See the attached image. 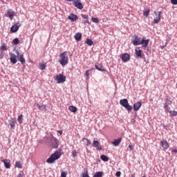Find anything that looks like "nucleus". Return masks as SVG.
Instances as JSON below:
<instances>
[{
  "label": "nucleus",
  "mask_w": 177,
  "mask_h": 177,
  "mask_svg": "<svg viewBox=\"0 0 177 177\" xmlns=\"http://www.w3.org/2000/svg\"><path fill=\"white\" fill-rule=\"evenodd\" d=\"M3 162L4 164L5 168H6L7 169H9V168H10V160L4 159L3 160Z\"/></svg>",
  "instance_id": "dca6fc26"
},
{
  "label": "nucleus",
  "mask_w": 177,
  "mask_h": 177,
  "mask_svg": "<svg viewBox=\"0 0 177 177\" xmlns=\"http://www.w3.org/2000/svg\"><path fill=\"white\" fill-rule=\"evenodd\" d=\"M172 152H173V153H177V149H174V150H172Z\"/></svg>",
  "instance_id": "8fccbe9b"
},
{
  "label": "nucleus",
  "mask_w": 177,
  "mask_h": 177,
  "mask_svg": "<svg viewBox=\"0 0 177 177\" xmlns=\"http://www.w3.org/2000/svg\"><path fill=\"white\" fill-rule=\"evenodd\" d=\"M17 177H23V173L21 172L19 173Z\"/></svg>",
  "instance_id": "09e8293b"
},
{
  "label": "nucleus",
  "mask_w": 177,
  "mask_h": 177,
  "mask_svg": "<svg viewBox=\"0 0 177 177\" xmlns=\"http://www.w3.org/2000/svg\"><path fill=\"white\" fill-rule=\"evenodd\" d=\"M133 45L134 46H138V45H141L142 44V39L139 37L138 35H134V39L132 41Z\"/></svg>",
  "instance_id": "0eeeda50"
},
{
  "label": "nucleus",
  "mask_w": 177,
  "mask_h": 177,
  "mask_svg": "<svg viewBox=\"0 0 177 177\" xmlns=\"http://www.w3.org/2000/svg\"><path fill=\"white\" fill-rule=\"evenodd\" d=\"M70 111H71L72 113H77V111L78 110L77 109V107L74 106H70L68 107Z\"/></svg>",
  "instance_id": "cd10ccee"
},
{
  "label": "nucleus",
  "mask_w": 177,
  "mask_h": 177,
  "mask_svg": "<svg viewBox=\"0 0 177 177\" xmlns=\"http://www.w3.org/2000/svg\"><path fill=\"white\" fill-rule=\"evenodd\" d=\"M129 149H130V150H133V145H129Z\"/></svg>",
  "instance_id": "49530a36"
},
{
  "label": "nucleus",
  "mask_w": 177,
  "mask_h": 177,
  "mask_svg": "<svg viewBox=\"0 0 177 177\" xmlns=\"http://www.w3.org/2000/svg\"><path fill=\"white\" fill-rule=\"evenodd\" d=\"M82 38V35L80 32H77L75 35V39L76 41H81V39Z\"/></svg>",
  "instance_id": "b1692460"
},
{
  "label": "nucleus",
  "mask_w": 177,
  "mask_h": 177,
  "mask_svg": "<svg viewBox=\"0 0 177 177\" xmlns=\"http://www.w3.org/2000/svg\"><path fill=\"white\" fill-rule=\"evenodd\" d=\"M120 104L122 105V107H124L127 111H131L132 106L129 105V102H128V100L127 98L120 100Z\"/></svg>",
  "instance_id": "20e7f679"
},
{
  "label": "nucleus",
  "mask_w": 177,
  "mask_h": 177,
  "mask_svg": "<svg viewBox=\"0 0 177 177\" xmlns=\"http://www.w3.org/2000/svg\"><path fill=\"white\" fill-rule=\"evenodd\" d=\"M115 176H117V177L121 176V171H117L115 174Z\"/></svg>",
  "instance_id": "c03bdc74"
},
{
  "label": "nucleus",
  "mask_w": 177,
  "mask_h": 177,
  "mask_svg": "<svg viewBox=\"0 0 177 177\" xmlns=\"http://www.w3.org/2000/svg\"><path fill=\"white\" fill-rule=\"evenodd\" d=\"M171 3L172 5H177V0H171Z\"/></svg>",
  "instance_id": "a19ab883"
},
{
  "label": "nucleus",
  "mask_w": 177,
  "mask_h": 177,
  "mask_svg": "<svg viewBox=\"0 0 177 177\" xmlns=\"http://www.w3.org/2000/svg\"><path fill=\"white\" fill-rule=\"evenodd\" d=\"M140 107H142V102H139L135 103L133 104L134 111H138L139 110V109H140Z\"/></svg>",
  "instance_id": "412c9836"
},
{
  "label": "nucleus",
  "mask_w": 177,
  "mask_h": 177,
  "mask_svg": "<svg viewBox=\"0 0 177 177\" xmlns=\"http://www.w3.org/2000/svg\"><path fill=\"white\" fill-rule=\"evenodd\" d=\"M82 140H86L87 142L86 146H91V145H92V142L91 141V140L88 138H82Z\"/></svg>",
  "instance_id": "f704fd0d"
},
{
  "label": "nucleus",
  "mask_w": 177,
  "mask_h": 177,
  "mask_svg": "<svg viewBox=\"0 0 177 177\" xmlns=\"http://www.w3.org/2000/svg\"><path fill=\"white\" fill-rule=\"evenodd\" d=\"M3 56H4L3 52L1 51V52L0 53V59H3Z\"/></svg>",
  "instance_id": "a18cd8bd"
},
{
  "label": "nucleus",
  "mask_w": 177,
  "mask_h": 177,
  "mask_svg": "<svg viewBox=\"0 0 177 177\" xmlns=\"http://www.w3.org/2000/svg\"><path fill=\"white\" fill-rule=\"evenodd\" d=\"M73 157H77V151L74 150L72 152Z\"/></svg>",
  "instance_id": "79ce46f5"
},
{
  "label": "nucleus",
  "mask_w": 177,
  "mask_h": 177,
  "mask_svg": "<svg viewBox=\"0 0 177 177\" xmlns=\"http://www.w3.org/2000/svg\"><path fill=\"white\" fill-rule=\"evenodd\" d=\"M155 15L156 18L153 19V21L156 24H158L161 21V12H158V13L155 12Z\"/></svg>",
  "instance_id": "9b49d317"
},
{
  "label": "nucleus",
  "mask_w": 177,
  "mask_h": 177,
  "mask_svg": "<svg viewBox=\"0 0 177 177\" xmlns=\"http://www.w3.org/2000/svg\"><path fill=\"white\" fill-rule=\"evenodd\" d=\"M19 42L20 41L17 38L14 39L12 41V44H14V45H19Z\"/></svg>",
  "instance_id": "e433bc0d"
},
{
  "label": "nucleus",
  "mask_w": 177,
  "mask_h": 177,
  "mask_svg": "<svg viewBox=\"0 0 177 177\" xmlns=\"http://www.w3.org/2000/svg\"><path fill=\"white\" fill-rule=\"evenodd\" d=\"M37 107H38L39 110H45L46 109V105H39L37 104Z\"/></svg>",
  "instance_id": "473e14b6"
},
{
  "label": "nucleus",
  "mask_w": 177,
  "mask_h": 177,
  "mask_svg": "<svg viewBox=\"0 0 177 177\" xmlns=\"http://www.w3.org/2000/svg\"><path fill=\"white\" fill-rule=\"evenodd\" d=\"M121 140H122V138H119L116 140H115L113 142H112V145L113 146H118V145H120L121 143Z\"/></svg>",
  "instance_id": "5701e85b"
},
{
  "label": "nucleus",
  "mask_w": 177,
  "mask_h": 177,
  "mask_svg": "<svg viewBox=\"0 0 177 177\" xmlns=\"http://www.w3.org/2000/svg\"><path fill=\"white\" fill-rule=\"evenodd\" d=\"M1 50H8V47L6 46V44H2L1 46Z\"/></svg>",
  "instance_id": "c9c22d12"
},
{
  "label": "nucleus",
  "mask_w": 177,
  "mask_h": 177,
  "mask_svg": "<svg viewBox=\"0 0 177 177\" xmlns=\"http://www.w3.org/2000/svg\"><path fill=\"white\" fill-rule=\"evenodd\" d=\"M160 145L164 150H168V148L169 147V144H168V142H167L166 140H161Z\"/></svg>",
  "instance_id": "4468645a"
},
{
  "label": "nucleus",
  "mask_w": 177,
  "mask_h": 177,
  "mask_svg": "<svg viewBox=\"0 0 177 177\" xmlns=\"http://www.w3.org/2000/svg\"><path fill=\"white\" fill-rule=\"evenodd\" d=\"M60 156L61 155L59 153V152L55 151L46 160V162H48V164H53L56 160H59L60 158Z\"/></svg>",
  "instance_id": "7ed1b4c3"
},
{
  "label": "nucleus",
  "mask_w": 177,
  "mask_h": 177,
  "mask_svg": "<svg viewBox=\"0 0 177 177\" xmlns=\"http://www.w3.org/2000/svg\"><path fill=\"white\" fill-rule=\"evenodd\" d=\"M82 19H84V24H91V23L89 22V16H88V15H84V14H82Z\"/></svg>",
  "instance_id": "a211bd4d"
},
{
  "label": "nucleus",
  "mask_w": 177,
  "mask_h": 177,
  "mask_svg": "<svg viewBox=\"0 0 177 177\" xmlns=\"http://www.w3.org/2000/svg\"><path fill=\"white\" fill-rule=\"evenodd\" d=\"M57 133H59V135H63V131L62 130L57 131Z\"/></svg>",
  "instance_id": "de8ad7c7"
},
{
  "label": "nucleus",
  "mask_w": 177,
  "mask_h": 177,
  "mask_svg": "<svg viewBox=\"0 0 177 177\" xmlns=\"http://www.w3.org/2000/svg\"><path fill=\"white\" fill-rule=\"evenodd\" d=\"M164 107H165V109H167V107H168V104H165V105L164 106Z\"/></svg>",
  "instance_id": "3c124183"
},
{
  "label": "nucleus",
  "mask_w": 177,
  "mask_h": 177,
  "mask_svg": "<svg viewBox=\"0 0 177 177\" xmlns=\"http://www.w3.org/2000/svg\"><path fill=\"white\" fill-rule=\"evenodd\" d=\"M68 19L71 20V21H76V20H78V16L75 14H71L70 16L68 17Z\"/></svg>",
  "instance_id": "f3484780"
},
{
  "label": "nucleus",
  "mask_w": 177,
  "mask_h": 177,
  "mask_svg": "<svg viewBox=\"0 0 177 177\" xmlns=\"http://www.w3.org/2000/svg\"><path fill=\"white\" fill-rule=\"evenodd\" d=\"M10 60L12 64H16L17 63V56L15 54H10Z\"/></svg>",
  "instance_id": "ddd939ff"
},
{
  "label": "nucleus",
  "mask_w": 177,
  "mask_h": 177,
  "mask_svg": "<svg viewBox=\"0 0 177 177\" xmlns=\"http://www.w3.org/2000/svg\"><path fill=\"white\" fill-rule=\"evenodd\" d=\"M39 68L40 70H45V68H46V64L41 63V64L39 65Z\"/></svg>",
  "instance_id": "7c9ffc66"
},
{
  "label": "nucleus",
  "mask_w": 177,
  "mask_h": 177,
  "mask_svg": "<svg viewBox=\"0 0 177 177\" xmlns=\"http://www.w3.org/2000/svg\"><path fill=\"white\" fill-rule=\"evenodd\" d=\"M19 28H20V24H16L11 27L10 31L12 32H17Z\"/></svg>",
  "instance_id": "2eb2a0df"
},
{
  "label": "nucleus",
  "mask_w": 177,
  "mask_h": 177,
  "mask_svg": "<svg viewBox=\"0 0 177 177\" xmlns=\"http://www.w3.org/2000/svg\"><path fill=\"white\" fill-rule=\"evenodd\" d=\"M17 55L19 62H20L21 64H24V63H26V59H24V55L19 53V51H17Z\"/></svg>",
  "instance_id": "9d476101"
},
{
  "label": "nucleus",
  "mask_w": 177,
  "mask_h": 177,
  "mask_svg": "<svg viewBox=\"0 0 177 177\" xmlns=\"http://www.w3.org/2000/svg\"><path fill=\"white\" fill-rule=\"evenodd\" d=\"M15 167L19 169H21V168H23V163L21 161H17L15 162Z\"/></svg>",
  "instance_id": "bb28decb"
},
{
  "label": "nucleus",
  "mask_w": 177,
  "mask_h": 177,
  "mask_svg": "<svg viewBox=\"0 0 177 177\" xmlns=\"http://www.w3.org/2000/svg\"><path fill=\"white\" fill-rule=\"evenodd\" d=\"M19 124H23V115H19L17 118Z\"/></svg>",
  "instance_id": "72a5a7b5"
},
{
  "label": "nucleus",
  "mask_w": 177,
  "mask_h": 177,
  "mask_svg": "<svg viewBox=\"0 0 177 177\" xmlns=\"http://www.w3.org/2000/svg\"><path fill=\"white\" fill-rule=\"evenodd\" d=\"M93 177H103V171H97Z\"/></svg>",
  "instance_id": "c756f323"
},
{
  "label": "nucleus",
  "mask_w": 177,
  "mask_h": 177,
  "mask_svg": "<svg viewBox=\"0 0 177 177\" xmlns=\"http://www.w3.org/2000/svg\"><path fill=\"white\" fill-rule=\"evenodd\" d=\"M122 62H124V63H127V62H129V60H131V55H129V54L128 53H124L120 56Z\"/></svg>",
  "instance_id": "1a4fd4ad"
},
{
  "label": "nucleus",
  "mask_w": 177,
  "mask_h": 177,
  "mask_svg": "<svg viewBox=\"0 0 177 177\" xmlns=\"http://www.w3.org/2000/svg\"><path fill=\"white\" fill-rule=\"evenodd\" d=\"M169 113H170L171 115H174V116L177 115V111H171Z\"/></svg>",
  "instance_id": "ea45409f"
},
{
  "label": "nucleus",
  "mask_w": 177,
  "mask_h": 177,
  "mask_svg": "<svg viewBox=\"0 0 177 177\" xmlns=\"http://www.w3.org/2000/svg\"><path fill=\"white\" fill-rule=\"evenodd\" d=\"M93 146H94V147H96L97 150H99V151L102 150V148L100 147V142H99V141L97 140L93 141Z\"/></svg>",
  "instance_id": "aec40b11"
},
{
  "label": "nucleus",
  "mask_w": 177,
  "mask_h": 177,
  "mask_svg": "<svg viewBox=\"0 0 177 177\" xmlns=\"http://www.w3.org/2000/svg\"><path fill=\"white\" fill-rule=\"evenodd\" d=\"M8 123L11 129H15L16 127V118H11L10 120H8Z\"/></svg>",
  "instance_id": "f8f14e48"
},
{
  "label": "nucleus",
  "mask_w": 177,
  "mask_h": 177,
  "mask_svg": "<svg viewBox=\"0 0 177 177\" xmlns=\"http://www.w3.org/2000/svg\"><path fill=\"white\" fill-rule=\"evenodd\" d=\"M160 48L161 49H164V48H165V46H161Z\"/></svg>",
  "instance_id": "603ef678"
},
{
  "label": "nucleus",
  "mask_w": 177,
  "mask_h": 177,
  "mask_svg": "<svg viewBox=\"0 0 177 177\" xmlns=\"http://www.w3.org/2000/svg\"><path fill=\"white\" fill-rule=\"evenodd\" d=\"M85 44H86V45L88 46H92V45H93V41L89 38H87L85 41Z\"/></svg>",
  "instance_id": "a878e982"
},
{
  "label": "nucleus",
  "mask_w": 177,
  "mask_h": 177,
  "mask_svg": "<svg viewBox=\"0 0 177 177\" xmlns=\"http://www.w3.org/2000/svg\"><path fill=\"white\" fill-rule=\"evenodd\" d=\"M67 51L63 52L62 53H60L59 55V63L61 65L64 67V66H66L68 64V56L67 55Z\"/></svg>",
  "instance_id": "f257e3e1"
},
{
  "label": "nucleus",
  "mask_w": 177,
  "mask_h": 177,
  "mask_svg": "<svg viewBox=\"0 0 177 177\" xmlns=\"http://www.w3.org/2000/svg\"><path fill=\"white\" fill-rule=\"evenodd\" d=\"M67 171H62L61 173V177H67Z\"/></svg>",
  "instance_id": "58836bf2"
},
{
  "label": "nucleus",
  "mask_w": 177,
  "mask_h": 177,
  "mask_svg": "<svg viewBox=\"0 0 177 177\" xmlns=\"http://www.w3.org/2000/svg\"><path fill=\"white\" fill-rule=\"evenodd\" d=\"M68 2H73L74 6L77 8V9H80V10H82L84 9V5H82V3H81V0H66Z\"/></svg>",
  "instance_id": "423d86ee"
},
{
  "label": "nucleus",
  "mask_w": 177,
  "mask_h": 177,
  "mask_svg": "<svg viewBox=\"0 0 177 177\" xmlns=\"http://www.w3.org/2000/svg\"><path fill=\"white\" fill-rule=\"evenodd\" d=\"M91 21L93 23H99V19L93 17L91 18Z\"/></svg>",
  "instance_id": "4c0bfd02"
},
{
  "label": "nucleus",
  "mask_w": 177,
  "mask_h": 177,
  "mask_svg": "<svg viewBox=\"0 0 177 177\" xmlns=\"http://www.w3.org/2000/svg\"><path fill=\"white\" fill-rule=\"evenodd\" d=\"M6 17H9L10 20H12L13 17H15V12L12 9H9L7 10L5 14Z\"/></svg>",
  "instance_id": "6e6552de"
},
{
  "label": "nucleus",
  "mask_w": 177,
  "mask_h": 177,
  "mask_svg": "<svg viewBox=\"0 0 177 177\" xmlns=\"http://www.w3.org/2000/svg\"><path fill=\"white\" fill-rule=\"evenodd\" d=\"M100 159L102 160V161H105V162L109 161V157L106 156V155H102L100 156Z\"/></svg>",
  "instance_id": "2f4dec72"
},
{
  "label": "nucleus",
  "mask_w": 177,
  "mask_h": 177,
  "mask_svg": "<svg viewBox=\"0 0 177 177\" xmlns=\"http://www.w3.org/2000/svg\"><path fill=\"white\" fill-rule=\"evenodd\" d=\"M46 143H49V146L52 149H57L59 147V140L53 137V136H52V138H47Z\"/></svg>",
  "instance_id": "f03ea898"
},
{
  "label": "nucleus",
  "mask_w": 177,
  "mask_h": 177,
  "mask_svg": "<svg viewBox=\"0 0 177 177\" xmlns=\"http://www.w3.org/2000/svg\"><path fill=\"white\" fill-rule=\"evenodd\" d=\"M149 42H150L149 39L145 40V39H142L141 40V45H142L144 48H146L149 45Z\"/></svg>",
  "instance_id": "4be33fe9"
},
{
  "label": "nucleus",
  "mask_w": 177,
  "mask_h": 177,
  "mask_svg": "<svg viewBox=\"0 0 177 177\" xmlns=\"http://www.w3.org/2000/svg\"><path fill=\"white\" fill-rule=\"evenodd\" d=\"M150 13V9L149 8H145L143 12L144 16H146V17H148Z\"/></svg>",
  "instance_id": "c85d7f7f"
},
{
  "label": "nucleus",
  "mask_w": 177,
  "mask_h": 177,
  "mask_svg": "<svg viewBox=\"0 0 177 177\" xmlns=\"http://www.w3.org/2000/svg\"><path fill=\"white\" fill-rule=\"evenodd\" d=\"M55 80L57 81V84H64L66 82V76L62 73L57 74L55 76Z\"/></svg>",
  "instance_id": "39448f33"
},
{
  "label": "nucleus",
  "mask_w": 177,
  "mask_h": 177,
  "mask_svg": "<svg viewBox=\"0 0 177 177\" xmlns=\"http://www.w3.org/2000/svg\"><path fill=\"white\" fill-rule=\"evenodd\" d=\"M95 66V68L97 70H99V71H104V68L101 64H97Z\"/></svg>",
  "instance_id": "393cba45"
},
{
  "label": "nucleus",
  "mask_w": 177,
  "mask_h": 177,
  "mask_svg": "<svg viewBox=\"0 0 177 177\" xmlns=\"http://www.w3.org/2000/svg\"><path fill=\"white\" fill-rule=\"evenodd\" d=\"M89 71H91V70H87L86 71V76L87 78H89Z\"/></svg>",
  "instance_id": "37998d69"
},
{
  "label": "nucleus",
  "mask_w": 177,
  "mask_h": 177,
  "mask_svg": "<svg viewBox=\"0 0 177 177\" xmlns=\"http://www.w3.org/2000/svg\"><path fill=\"white\" fill-rule=\"evenodd\" d=\"M135 52H136V57L142 58V50H140V48L139 47L136 48Z\"/></svg>",
  "instance_id": "6ab92c4d"
}]
</instances>
